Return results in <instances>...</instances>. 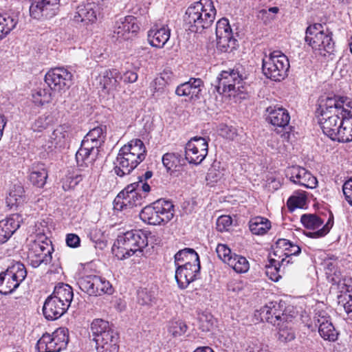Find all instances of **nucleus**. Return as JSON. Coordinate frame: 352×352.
Returning a JSON list of instances; mask_svg holds the SVG:
<instances>
[{"label": "nucleus", "mask_w": 352, "mask_h": 352, "mask_svg": "<svg viewBox=\"0 0 352 352\" xmlns=\"http://www.w3.org/2000/svg\"><path fill=\"white\" fill-rule=\"evenodd\" d=\"M216 16L212 0H200L188 8L184 16L185 24L192 32H201L210 28Z\"/></svg>", "instance_id": "1"}, {"label": "nucleus", "mask_w": 352, "mask_h": 352, "mask_svg": "<svg viewBox=\"0 0 352 352\" xmlns=\"http://www.w3.org/2000/svg\"><path fill=\"white\" fill-rule=\"evenodd\" d=\"M346 96H333L321 99L318 111H320L319 124L324 135L333 141H336L341 122V110L334 111V103L344 102ZM337 105V104H336Z\"/></svg>", "instance_id": "2"}, {"label": "nucleus", "mask_w": 352, "mask_h": 352, "mask_svg": "<svg viewBox=\"0 0 352 352\" xmlns=\"http://www.w3.org/2000/svg\"><path fill=\"white\" fill-rule=\"evenodd\" d=\"M148 233L142 230L126 232L119 236L112 247V251L119 259L128 258L137 252L142 250L148 245Z\"/></svg>", "instance_id": "3"}, {"label": "nucleus", "mask_w": 352, "mask_h": 352, "mask_svg": "<svg viewBox=\"0 0 352 352\" xmlns=\"http://www.w3.org/2000/svg\"><path fill=\"white\" fill-rule=\"evenodd\" d=\"M173 204L164 199H159L145 206L140 213V219L150 225L166 223L173 219Z\"/></svg>", "instance_id": "4"}, {"label": "nucleus", "mask_w": 352, "mask_h": 352, "mask_svg": "<svg viewBox=\"0 0 352 352\" xmlns=\"http://www.w3.org/2000/svg\"><path fill=\"white\" fill-rule=\"evenodd\" d=\"M289 66L288 58L280 51H274L263 59L264 75L274 81L284 80L288 75Z\"/></svg>", "instance_id": "5"}, {"label": "nucleus", "mask_w": 352, "mask_h": 352, "mask_svg": "<svg viewBox=\"0 0 352 352\" xmlns=\"http://www.w3.org/2000/svg\"><path fill=\"white\" fill-rule=\"evenodd\" d=\"M27 276L25 265L16 262L0 273V293L8 295L19 287Z\"/></svg>", "instance_id": "6"}, {"label": "nucleus", "mask_w": 352, "mask_h": 352, "mask_svg": "<svg viewBox=\"0 0 352 352\" xmlns=\"http://www.w3.org/2000/svg\"><path fill=\"white\" fill-rule=\"evenodd\" d=\"M243 77L238 69L223 71L212 84L219 94L227 93L229 96L243 92Z\"/></svg>", "instance_id": "7"}, {"label": "nucleus", "mask_w": 352, "mask_h": 352, "mask_svg": "<svg viewBox=\"0 0 352 352\" xmlns=\"http://www.w3.org/2000/svg\"><path fill=\"white\" fill-rule=\"evenodd\" d=\"M333 102L335 111L341 110V122L338 130L336 141L340 142H349L352 141V100L348 97L344 102Z\"/></svg>", "instance_id": "8"}, {"label": "nucleus", "mask_w": 352, "mask_h": 352, "mask_svg": "<svg viewBox=\"0 0 352 352\" xmlns=\"http://www.w3.org/2000/svg\"><path fill=\"white\" fill-rule=\"evenodd\" d=\"M67 331L65 328H59L52 334H43L36 344L38 352H59L65 349L69 341Z\"/></svg>", "instance_id": "9"}, {"label": "nucleus", "mask_w": 352, "mask_h": 352, "mask_svg": "<svg viewBox=\"0 0 352 352\" xmlns=\"http://www.w3.org/2000/svg\"><path fill=\"white\" fill-rule=\"evenodd\" d=\"M72 74L65 67L50 69L45 76V82L54 91H65L72 83Z\"/></svg>", "instance_id": "10"}, {"label": "nucleus", "mask_w": 352, "mask_h": 352, "mask_svg": "<svg viewBox=\"0 0 352 352\" xmlns=\"http://www.w3.org/2000/svg\"><path fill=\"white\" fill-rule=\"evenodd\" d=\"M137 19L131 15L121 17L115 22L112 38L122 42L131 39L139 31Z\"/></svg>", "instance_id": "11"}, {"label": "nucleus", "mask_w": 352, "mask_h": 352, "mask_svg": "<svg viewBox=\"0 0 352 352\" xmlns=\"http://www.w3.org/2000/svg\"><path fill=\"white\" fill-rule=\"evenodd\" d=\"M208 152V141L201 137L191 138L185 146V160L190 164H199Z\"/></svg>", "instance_id": "12"}, {"label": "nucleus", "mask_w": 352, "mask_h": 352, "mask_svg": "<svg viewBox=\"0 0 352 352\" xmlns=\"http://www.w3.org/2000/svg\"><path fill=\"white\" fill-rule=\"evenodd\" d=\"M59 8V0H32L30 6V16L38 21L54 16Z\"/></svg>", "instance_id": "13"}, {"label": "nucleus", "mask_w": 352, "mask_h": 352, "mask_svg": "<svg viewBox=\"0 0 352 352\" xmlns=\"http://www.w3.org/2000/svg\"><path fill=\"white\" fill-rule=\"evenodd\" d=\"M218 47L224 52H231L236 48L237 41L233 38L228 20L222 18L216 24Z\"/></svg>", "instance_id": "14"}, {"label": "nucleus", "mask_w": 352, "mask_h": 352, "mask_svg": "<svg viewBox=\"0 0 352 352\" xmlns=\"http://www.w3.org/2000/svg\"><path fill=\"white\" fill-rule=\"evenodd\" d=\"M316 325L318 327L320 336L325 340L335 342L338 337V332L332 323L331 318L324 310H318L314 316Z\"/></svg>", "instance_id": "15"}, {"label": "nucleus", "mask_w": 352, "mask_h": 352, "mask_svg": "<svg viewBox=\"0 0 352 352\" xmlns=\"http://www.w3.org/2000/svg\"><path fill=\"white\" fill-rule=\"evenodd\" d=\"M150 190V186L147 183H143L142 177H140V181L130 184L123 190L126 203L129 204V207L141 206L146 197L141 192H148Z\"/></svg>", "instance_id": "16"}, {"label": "nucleus", "mask_w": 352, "mask_h": 352, "mask_svg": "<svg viewBox=\"0 0 352 352\" xmlns=\"http://www.w3.org/2000/svg\"><path fill=\"white\" fill-rule=\"evenodd\" d=\"M261 318L274 326H279L287 322V316L284 314L283 305L277 302H270L261 309Z\"/></svg>", "instance_id": "17"}, {"label": "nucleus", "mask_w": 352, "mask_h": 352, "mask_svg": "<svg viewBox=\"0 0 352 352\" xmlns=\"http://www.w3.org/2000/svg\"><path fill=\"white\" fill-rule=\"evenodd\" d=\"M175 279L182 289L187 286L195 279L199 274L200 264L176 265Z\"/></svg>", "instance_id": "18"}, {"label": "nucleus", "mask_w": 352, "mask_h": 352, "mask_svg": "<svg viewBox=\"0 0 352 352\" xmlns=\"http://www.w3.org/2000/svg\"><path fill=\"white\" fill-rule=\"evenodd\" d=\"M142 162L130 153H125L120 149L114 168L115 173L119 177L129 175Z\"/></svg>", "instance_id": "19"}, {"label": "nucleus", "mask_w": 352, "mask_h": 352, "mask_svg": "<svg viewBox=\"0 0 352 352\" xmlns=\"http://www.w3.org/2000/svg\"><path fill=\"white\" fill-rule=\"evenodd\" d=\"M98 10L99 6L94 2L80 4L77 7L74 20L76 22H84L87 24L94 23L97 20Z\"/></svg>", "instance_id": "20"}, {"label": "nucleus", "mask_w": 352, "mask_h": 352, "mask_svg": "<svg viewBox=\"0 0 352 352\" xmlns=\"http://www.w3.org/2000/svg\"><path fill=\"white\" fill-rule=\"evenodd\" d=\"M204 87L201 78H191L188 82L177 86L175 94L179 96H188L190 98H199Z\"/></svg>", "instance_id": "21"}, {"label": "nucleus", "mask_w": 352, "mask_h": 352, "mask_svg": "<svg viewBox=\"0 0 352 352\" xmlns=\"http://www.w3.org/2000/svg\"><path fill=\"white\" fill-rule=\"evenodd\" d=\"M326 30L320 23H314L309 25L306 30L305 42L317 52L322 44V40L325 38Z\"/></svg>", "instance_id": "22"}, {"label": "nucleus", "mask_w": 352, "mask_h": 352, "mask_svg": "<svg viewBox=\"0 0 352 352\" xmlns=\"http://www.w3.org/2000/svg\"><path fill=\"white\" fill-rule=\"evenodd\" d=\"M68 309L56 298L50 296L44 302L43 313L46 319L54 320L62 316Z\"/></svg>", "instance_id": "23"}, {"label": "nucleus", "mask_w": 352, "mask_h": 352, "mask_svg": "<svg viewBox=\"0 0 352 352\" xmlns=\"http://www.w3.org/2000/svg\"><path fill=\"white\" fill-rule=\"evenodd\" d=\"M267 111L269 112L267 120L272 125L282 130L288 126L290 116L285 109L270 107L267 109Z\"/></svg>", "instance_id": "24"}, {"label": "nucleus", "mask_w": 352, "mask_h": 352, "mask_svg": "<svg viewBox=\"0 0 352 352\" xmlns=\"http://www.w3.org/2000/svg\"><path fill=\"white\" fill-rule=\"evenodd\" d=\"M99 153V149L87 144V143L82 142L81 146L76 154L78 165L80 166L83 165L88 166L89 164H92L96 160Z\"/></svg>", "instance_id": "25"}, {"label": "nucleus", "mask_w": 352, "mask_h": 352, "mask_svg": "<svg viewBox=\"0 0 352 352\" xmlns=\"http://www.w3.org/2000/svg\"><path fill=\"white\" fill-rule=\"evenodd\" d=\"M170 30L164 26H154L148 32V41L153 46L162 48L170 38Z\"/></svg>", "instance_id": "26"}, {"label": "nucleus", "mask_w": 352, "mask_h": 352, "mask_svg": "<svg viewBox=\"0 0 352 352\" xmlns=\"http://www.w3.org/2000/svg\"><path fill=\"white\" fill-rule=\"evenodd\" d=\"M19 226V217L16 215L0 221V244L6 242Z\"/></svg>", "instance_id": "27"}, {"label": "nucleus", "mask_w": 352, "mask_h": 352, "mask_svg": "<svg viewBox=\"0 0 352 352\" xmlns=\"http://www.w3.org/2000/svg\"><path fill=\"white\" fill-rule=\"evenodd\" d=\"M122 78L121 74L117 69H108L100 75L99 82L103 89L111 91L117 88Z\"/></svg>", "instance_id": "28"}, {"label": "nucleus", "mask_w": 352, "mask_h": 352, "mask_svg": "<svg viewBox=\"0 0 352 352\" xmlns=\"http://www.w3.org/2000/svg\"><path fill=\"white\" fill-rule=\"evenodd\" d=\"M106 338H100L96 344V350L98 352H118L119 346L118 344L119 335L117 331L112 334L104 335Z\"/></svg>", "instance_id": "29"}, {"label": "nucleus", "mask_w": 352, "mask_h": 352, "mask_svg": "<svg viewBox=\"0 0 352 352\" xmlns=\"http://www.w3.org/2000/svg\"><path fill=\"white\" fill-rule=\"evenodd\" d=\"M47 177L48 173L45 164L38 163L32 165L29 175V180L32 185L38 188H43L46 183Z\"/></svg>", "instance_id": "30"}, {"label": "nucleus", "mask_w": 352, "mask_h": 352, "mask_svg": "<svg viewBox=\"0 0 352 352\" xmlns=\"http://www.w3.org/2000/svg\"><path fill=\"white\" fill-rule=\"evenodd\" d=\"M171 73L164 72L151 83V90L155 97H159L167 93V86L171 82Z\"/></svg>", "instance_id": "31"}, {"label": "nucleus", "mask_w": 352, "mask_h": 352, "mask_svg": "<svg viewBox=\"0 0 352 352\" xmlns=\"http://www.w3.org/2000/svg\"><path fill=\"white\" fill-rule=\"evenodd\" d=\"M50 296L69 308L74 297V293L72 288L69 285L60 283L54 287V292Z\"/></svg>", "instance_id": "32"}, {"label": "nucleus", "mask_w": 352, "mask_h": 352, "mask_svg": "<svg viewBox=\"0 0 352 352\" xmlns=\"http://www.w3.org/2000/svg\"><path fill=\"white\" fill-rule=\"evenodd\" d=\"M125 153H130L136 159L142 162L146 155V149L140 139H133L127 144L124 145L121 148Z\"/></svg>", "instance_id": "33"}, {"label": "nucleus", "mask_w": 352, "mask_h": 352, "mask_svg": "<svg viewBox=\"0 0 352 352\" xmlns=\"http://www.w3.org/2000/svg\"><path fill=\"white\" fill-rule=\"evenodd\" d=\"M19 22L18 16L14 14H0V41L4 38Z\"/></svg>", "instance_id": "34"}, {"label": "nucleus", "mask_w": 352, "mask_h": 352, "mask_svg": "<svg viewBox=\"0 0 352 352\" xmlns=\"http://www.w3.org/2000/svg\"><path fill=\"white\" fill-rule=\"evenodd\" d=\"M19 22L18 16L14 14H0V41L4 38Z\"/></svg>", "instance_id": "35"}, {"label": "nucleus", "mask_w": 352, "mask_h": 352, "mask_svg": "<svg viewBox=\"0 0 352 352\" xmlns=\"http://www.w3.org/2000/svg\"><path fill=\"white\" fill-rule=\"evenodd\" d=\"M19 22L18 16L14 14H0V41L4 38Z\"/></svg>", "instance_id": "36"}, {"label": "nucleus", "mask_w": 352, "mask_h": 352, "mask_svg": "<svg viewBox=\"0 0 352 352\" xmlns=\"http://www.w3.org/2000/svg\"><path fill=\"white\" fill-rule=\"evenodd\" d=\"M175 265L200 264L198 254L192 248L179 250L175 255Z\"/></svg>", "instance_id": "37"}, {"label": "nucleus", "mask_w": 352, "mask_h": 352, "mask_svg": "<svg viewBox=\"0 0 352 352\" xmlns=\"http://www.w3.org/2000/svg\"><path fill=\"white\" fill-rule=\"evenodd\" d=\"M91 331L94 340L97 342L100 338H106L104 335L112 334L116 331L109 325V322L102 319H95L91 324Z\"/></svg>", "instance_id": "38"}, {"label": "nucleus", "mask_w": 352, "mask_h": 352, "mask_svg": "<svg viewBox=\"0 0 352 352\" xmlns=\"http://www.w3.org/2000/svg\"><path fill=\"white\" fill-rule=\"evenodd\" d=\"M67 129L68 126L60 125L54 130L48 140V148L52 150L54 147H62L64 145L65 140L69 135Z\"/></svg>", "instance_id": "39"}, {"label": "nucleus", "mask_w": 352, "mask_h": 352, "mask_svg": "<svg viewBox=\"0 0 352 352\" xmlns=\"http://www.w3.org/2000/svg\"><path fill=\"white\" fill-rule=\"evenodd\" d=\"M104 132L102 126H97L89 131L82 142L99 149L104 142Z\"/></svg>", "instance_id": "40"}, {"label": "nucleus", "mask_w": 352, "mask_h": 352, "mask_svg": "<svg viewBox=\"0 0 352 352\" xmlns=\"http://www.w3.org/2000/svg\"><path fill=\"white\" fill-rule=\"evenodd\" d=\"M249 228L252 234L263 235L271 228V222L266 218L256 217L250 221Z\"/></svg>", "instance_id": "41"}, {"label": "nucleus", "mask_w": 352, "mask_h": 352, "mask_svg": "<svg viewBox=\"0 0 352 352\" xmlns=\"http://www.w3.org/2000/svg\"><path fill=\"white\" fill-rule=\"evenodd\" d=\"M269 262L270 263L265 267V274L270 279L276 282L281 278L279 274L280 266L284 265L285 262L287 264L289 263L290 261H286V258L280 261L271 258Z\"/></svg>", "instance_id": "42"}, {"label": "nucleus", "mask_w": 352, "mask_h": 352, "mask_svg": "<svg viewBox=\"0 0 352 352\" xmlns=\"http://www.w3.org/2000/svg\"><path fill=\"white\" fill-rule=\"evenodd\" d=\"M49 87H38L32 91V96L34 103L37 105H43L52 100V91Z\"/></svg>", "instance_id": "43"}, {"label": "nucleus", "mask_w": 352, "mask_h": 352, "mask_svg": "<svg viewBox=\"0 0 352 352\" xmlns=\"http://www.w3.org/2000/svg\"><path fill=\"white\" fill-rule=\"evenodd\" d=\"M28 258L30 264L34 268L39 267L41 265H47L52 261V257L46 255L45 253L42 254L36 252V249L31 247L28 254Z\"/></svg>", "instance_id": "44"}, {"label": "nucleus", "mask_w": 352, "mask_h": 352, "mask_svg": "<svg viewBox=\"0 0 352 352\" xmlns=\"http://www.w3.org/2000/svg\"><path fill=\"white\" fill-rule=\"evenodd\" d=\"M188 329L186 322L179 319L170 320L168 324V332L173 338H177L183 336Z\"/></svg>", "instance_id": "45"}, {"label": "nucleus", "mask_w": 352, "mask_h": 352, "mask_svg": "<svg viewBox=\"0 0 352 352\" xmlns=\"http://www.w3.org/2000/svg\"><path fill=\"white\" fill-rule=\"evenodd\" d=\"M25 190L21 185H14L6 198L8 206H18L23 201Z\"/></svg>", "instance_id": "46"}, {"label": "nucleus", "mask_w": 352, "mask_h": 352, "mask_svg": "<svg viewBox=\"0 0 352 352\" xmlns=\"http://www.w3.org/2000/svg\"><path fill=\"white\" fill-rule=\"evenodd\" d=\"M228 265L238 273H245L250 267L249 262L245 257L234 254L232 260H229Z\"/></svg>", "instance_id": "47"}, {"label": "nucleus", "mask_w": 352, "mask_h": 352, "mask_svg": "<svg viewBox=\"0 0 352 352\" xmlns=\"http://www.w3.org/2000/svg\"><path fill=\"white\" fill-rule=\"evenodd\" d=\"M302 224L307 229L316 230L320 227L324 221L315 214H305L300 217Z\"/></svg>", "instance_id": "48"}, {"label": "nucleus", "mask_w": 352, "mask_h": 352, "mask_svg": "<svg viewBox=\"0 0 352 352\" xmlns=\"http://www.w3.org/2000/svg\"><path fill=\"white\" fill-rule=\"evenodd\" d=\"M96 285L94 296H101L102 294H111L113 287L111 283L105 279L96 276Z\"/></svg>", "instance_id": "49"}, {"label": "nucleus", "mask_w": 352, "mask_h": 352, "mask_svg": "<svg viewBox=\"0 0 352 352\" xmlns=\"http://www.w3.org/2000/svg\"><path fill=\"white\" fill-rule=\"evenodd\" d=\"M96 276H87L80 278L78 284L80 289L90 296H94Z\"/></svg>", "instance_id": "50"}, {"label": "nucleus", "mask_w": 352, "mask_h": 352, "mask_svg": "<svg viewBox=\"0 0 352 352\" xmlns=\"http://www.w3.org/2000/svg\"><path fill=\"white\" fill-rule=\"evenodd\" d=\"M182 161H184L182 155L176 153H167L162 157V163L167 170L182 164Z\"/></svg>", "instance_id": "51"}, {"label": "nucleus", "mask_w": 352, "mask_h": 352, "mask_svg": "<svg viewBox=\"0 0 352 352\" xmlns=\"http://www.w3.org/2000/svg\"><path fill=\"white\" fill-rule=\"evenodd\" d=\"M322 44L319 47L317 52L322 56H326V53L332 54L334 51L335 43L332 39V32L326 29L325 38L322 40Z\"/></svg>", "instance_id": "52"}, {"label": "nucleus", "mask_w": 352, "mask_h": 352, "mask_svg": "<svg viewBox=\"0 0 352 352\" xmlns=\"http://www.w3.org/2000/svg\"><path fill=\"white\" fill-rule=\"evenodd\" d=\"M278 327V340L281 342H287L293 340L295 338L294 331L289 327V322H281Z\"/></svg>", "instance_id": "53"}, {"label": "nucleus", "mask_w": 352, "mask_h": 352, "mask_svg": "<svg viewBox=\"0 0 352 352\" xmlns=\"http://www.w3.org/2000/svg\"><path fill=\"white\" fill-rule=\"evenodd\" d=\"M31 247L36 249V252H39L42 254L45 253L47 256H52V254L54 252V248L52 245L51 241L45 239L43 240H36L33 242Z\"/></svg>", "instance_id": "54"}, {"label": "nucleus", "mask_w": 352, "mask_h": 352, "mask_svg": "<svg viewBox=\"0 0 352 352\" xmlns=\"http://www.w3.org/2000/svg\"><path fill=\"white\" fill-rule=\"evenodd\" d=\"M82 179V176L78 173H69L63 179V188L65 190H68L74 188Z\"/></svg>", "instance_id": "55"}, {"label": "nucleus", "mask_w": 352, "mask_h": 352, "mask_svg": "<svg viewBox=\"0 0 352 352\" xmlns=\"http://www.w3.org/2000/svg\"><path fill=\"white\" fill-rule=\"evenodd\" d=\"M218 257L224 263H229V260H232L234 254H232L231 250L224 244H218L216 248Z\"/></svg>", "instance_id": "56"}, {"label": "nucleus", "mask_w": 352, "mask_h": 352, "mask_svg": "<svg viewBox=\"0 0 352 352\" xmlns=\"http://www.w3.org/2000/svg\"><path fill=\"white\" fill-rule=\"evenodd\" d=\"M306 170L305 168L300 166H292L287 170V176L289 177L292 182L297 184V180H301Z\"/></svg>", "instance_id": "57"}, {"label": "nucleus", "mask_w": 352, "mask_h": 352, "mask_svg": "<svg viewBox=\"0 0 352 352\" xmlns=\"http://www.w3.org/2000/svg\"><path fill=\"white\" fill-rule=\"evenodd\" d=\"M318 181L309 171L306 170L301 180H297V184L307 188H314L317 186Z\"/></svg>", "instance_id": "58"}, {"label": "nucleus", "mask_w": 352, "mask_h": 352, "mask_svg": "<svg viewBox=\"0 0 352 352\" xmlns=\"http://www.w3.org/2000/svg\"><path fill=\"white\" fill-rule=\"evenodd\" d=\"M333 224V221L332 219H329L327 222L323 227L316 231V232H309L306 233V236L310 238H320L325 236L331 230Z\"/></svg>", "instance_id": "59"}, {"label": "nucleus", "mask_w": 352, "mask_h": 352, "mask_svg": "<svg viewBox=\"0 0 352 352\" xmlns=\"http://www.w3.org/2000/svg\"><path fill=\"white\" fill-rule=\"evenodd\" d=\"M155 298L153 294L146 289H142L138 292V302L142 305H151Z\"/></svg>", "instance_id": "60"}, {"label": "nucleus", "mask_w": 352, "mask_h": 352, "mask_svg": "<svg viewBox=\"0 0 352 352\" xmlns=\"http://www.w3.org/2000/svg\"><path fill=\"white\" fill-rule=\"evenodd\" d=\"M49 116H41L38 117L33 123L32 129L34 131L41 132L45 129L49 124Z\"/></svg>", "instance_id": "61"}, {"label": "nucleus", "mask_w": 352, "mask_h": 352, "mask_svg": "<svg viewBox=\"0 0 352 352\" xmlns=\"http://www.w3.org/2000/svg\"><path fill=\"white\" fill-rule=\"evenodd\" d=\"M232 223V220L230 216H221L217 220V229L221 232L228 230Z\"/></svg>", "instance_id": "62"}, {"label": "nucleus", "mask_w": 352, "mask_h": 352, "mask_svg": "<svg viewBox=\"0 0 352 352\" xmlns=\"http://www.w3.org/2000/svg\"><path fill=\"white\" fill-rule=\"evenodd\" d=\"M305 204V198L303 197L292 196L287 202L288 208L294 210L296 208H302Z\"/></svg>", "instance_id": "63"}, {"label": "nucleus", "mask_w": 352, "mask_h": 352, "mask_svg": "<svg viewBox=\"0 0 352 352\" xmlns=\"http://www.w3.org/2000/svg\"><path fill=\"white\" fill-rule=\"evenodd\" d=\"M342 191L347 202L352 206V178L344 182Z\"/></svg>", "instance_id": "64"}]
</instances>
